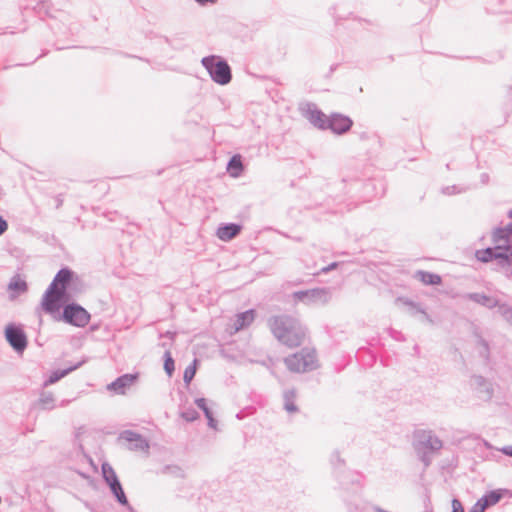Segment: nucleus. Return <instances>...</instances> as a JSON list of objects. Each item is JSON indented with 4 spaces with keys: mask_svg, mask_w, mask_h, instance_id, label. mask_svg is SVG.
<instances>
[{
    "mask_svg": "<svg viewBox=\"0 0 512 512\" xmlns=\"http://www.w3.org/2000/svg\"><path fill=\"white\" fill-rule=\"evenodd\" d=\"M330 464L333 469V475L339 484L340 489H349V483L342 478L345 476L349 478L350 483L356 485L357 488H362L364 485V476L354 470L346 469L345 460L341 458L338 451L331 454Z\"/></svg>",
    "mask_w": 512,
    "mask_h": 512,
    "instance_id": "5",
    "label": "nucleus"
},
{
    "mask_svg": "<svg viewBox=\"0 0 512 512\" xmlns=\"http://www.w3.org/2000/svg\"><path fill=\"white\" fill-rule=\"evenodd\" d=\"M416 277L425 285H439L441 283V277L430 272L419 271Z\"/></svg>",
    "mask_w": 512,
    "mask_h": 512,
    "instance_id": "22",
    "label": "nucleus"
},
{
    "mask_svg": "<svg viewBox=\"0 0 512 512\" xmlns=\"http://www.w3.org/2000/svg\"><path fill=\"white\" fill-rule=\"evenodd\" d=\"M136 379L137 374H123L108 384L107 389L118 395L125 394L126 389L129 388Z\"/></svg>",
    "mask_w": 512,
    "mask_h": 512,
    "instance_id": "12",
    "label": "nucleus"
},
{
    "mask_svg": "<svg viewBox=\"0 0 512 512\" xmlns=\"http://www.w3.org/2000/svg\"><path fill=\"white\" fill-rule=\"evenodd\" d=\"M159 336H160V338H162V337H167V338H169V340H170L171 342H173V341H174V338H175V336H176V332L167 331V332H165L164 334H163V333H160V335H159Z\"/></svg>",
    "mask_w": 512,
    "mask_h": 512,
    "instance_id": "36",
    "label": "nucleus"
},
{
    "mask_svg": "<svg viewBox=\"0 0 512 512\" xmlns=\"http://www.w3.org/2000/svg\"><path fill=\"white\" fill-rule=\"evenodd\" d=\"M470 385L482 400L488 401L492 398L494 389L492 383L481 375H473Z\"/></svg>",
    "mask_w": 512,
    "mask_h": 512,
    "instance_id": "9",
    "label": "nucleus"
},
{
    "mask_svg": "<svg viewBox=\"0 0 512 512\" xmlns=\"http://www.w3.org/2000/svg\"><path fill=\"white\" fill-rule=\"evenodd\" d=\"M389 334L396 341H404L405 340L404 335L402 334L401 331H397V330H394V329H389Z\"/></svg>",
    "mask_w": 512,
    "mask_h": 512,
    "instance_id": "32",
    "label": "nucleus"
},
{
    "mask_svg": "<svg viewBox=\"0 0 512 512\" xmlns=\"http://www.w3.org/2000/svg\"><path fill=\"white\" fill-rule=\"evenodd\" d=\"M54 397L50 392H43L39 398V404L44 410H51L54 408Z\"/></svg>",
    "mask_w": 512,
    "mask_h": 512,
    "instance_id": "24",
    "label": "nucleus"
},
{
    "mask_svg": "<svg viewBox=\"0 0 512 512\" xmlns=\"http://www.w3.org/2000/svg\"><path fill=\"white\" fill-rule=\"evenodd\" d=\"M255 317H256V315H255L254 311H247V312L243 313L242 320H251Z\"/></svg>",
    "mask_w": 512,
    "mask_h": 512,
    "instance_id": "38",
    "label": "nucleus"
},
{
    "mask_svg": "<svg viewBox=\"0 0 512 512\" xmlns=\"http://www.w3.org/2000/svg\"><path fill=\"white\" fill-rule=\"evenodd\" d=\"M504 243H505L504 240H500V242L499 243H495V245L504 244Z\"/></svg>",
    "mask_w": 512,
    "mask_h": 512,
    "instance_id": "48",
    "label": "nucleus"
},
{
    "mask_svg": "<svg viewBox=\"0 0 512 512\" xmlns=\"http://www.w3.org/2000/svg\"><path fill=\"white\" fill-rule=\"evenodd\" d=\"M251 322H234L233 324H228L226 331L230 336L234 335L240 330H243L249 326Z\"/></svg>",
    "mask_w": 512,
    "mask_h": 512,
    "instance_id": "26",
    "label": "nucleus"
},
{
    "mask_svg": "<svg viewBox=\"0 0 512 512\" xmlns=\"http://www.w3.org/2000/svg\"><path fill=\"white\" fill-rule=\"evenodd\" d=\"M483 444H484V446L487 449H492L493 448V446L487 440H483Z\"/></svg>",
    "mask_w": 512,
    "mask_h": 512,
    "instance_id": "46",
    "label": "nucleus"
},
{
    "mask_svg": "<svg viewBox=\"0 0 512 512\" xmlns=\"http://www.w3.org/2000/svg\"><path fill=\"white\" fill-rule=\"evenodd\" d=\"M342 479H343L344 481L348 482V483H349V486H350V488H349V489H344L345 491L357 492V491H359V490L361 489V488H357V487H356V485H353V486H352V484L350 483L349 478H347V477H345V476H344Z\"/></svg>",
    "mask_w": 512,
    "mask_h": 512,
    "instance_id": "39",
    "label": "nucleus"
},
{
    "mask_svg": "<svg viewBox=\"0 0 512 512\" xmlns=\"http://www.w3.org/2000/svg\"><path fill=\"white\" fill-rule=\"evenodd\" d=\"M287 368L292 372H308L318 367L317 355L315 349L303 348L287 358H285Z\"/></svg>",
    "mask_w": 512,
    "mask_h": 512,
    "instance_id": "6",
    "label": "nucleus"
},
{
    "mask_svg": "<svg viewBox=\"0 0 512 512\" xmlns=\"http://www.w3.org/2000/svg\"><path fill=\"white\" fill-rule=\"evenodd\" d=\"M195 364H196V360H194L193 364L189 365L185 371H184V375H183V380L184 382L188 385L190 384V382L193 380V378L195 377V374H196V367H195Z\"/></svg>",
    "mask_w": 512,
    "mask_h": 512,
    "instance_id": "29",
    "label": "nucleus"
},
{
    "mask_svg": "<svg viewBox=\"0 0 512 512\" xmlns=\"http://www.w3.org/2000/svg\"><path fill=\"white\" fill-rule=\"evenodd\" d=\"M8 229V223L0 216V235Z\"/></svg>",
    "mask_w": 512,
    "mask_h": 512,
    "instance_id": "35",
    "label": "nucleus"
},
{
    "mask_svg": "<svg viewBox=\"0 0 512 512\" xmlns=\"http://www.w3.org/2000/svg\"><path fill=\"white\" fill-rule=\"evenodd\" d=\"M120 439L130 443L129 449L132 451H146L149 449V443L141 434L132 430H124L120 433Z\"/></svg>",
    "mask_w": 512,
    "mask_h": 512,
    "instance_id": "10",
    "label": "nucleus"
},
{
    "mask_svg": "<svg viewBox=\"0 0 512 512\" xmlns=\"http://www.w3.org/2000/svg\"><path fill=\"white\" fill-rule=\"evenodd\" d=\"M452 512H464L462 503L456 498L452 500Z\"/></svg>",
    "mask_w": 512,
    "mask_h": 512,
    "instance_id": "33",
    "label": "nucleus"
},
{
    "mask_svg": "<svg viewBox=\"0 0 512 512\" xmlns=\"http://www.w3.org/2000/svg\"><path fill=\"white\" fill-rule=\"evenodd\" d=\"M511 236L512 229L508 227L496 230L493 234L494 243H499L500 240H504L505 243L495 245L492 248L479 250L476 252V257L482 262H488L497 258L507 259L510 253Z\"/></svg>",
    "mask_w": 512,
    "mask_h": 512,
    "instance_id": "4",
    "label": "nucleus"
},
{
    "mask_svg": "<svg viewBox=\"0 0 512 512\" xmlns=\"http://www.w3.org/2000/svg\"><path fill=\"white\" fill-rule=\"evenodd\" d=\"M64 320H88L90 315L78 304H70L64 308Z\"/></svg>",
    "mask_w": 512,
    "mask_h": 512,
    "instance_id": "13",
    "label": "nucleus"
},
{
    "mask_svg": "<svg viewBox=\"0 0 512 512\" xmlns=\"http://www.w3.org/2000/svg\"><path fill=\"white\" fill-rule=\"evenodd\" d=\"M295 301L303 302L304 304L311 305L320 301H324L326 293L321 289H312L307 291L295 292L293 294Z\"/></svg>",
    "mask_w": 512,
    "mask_h": 512,
    "instance_id": "11",
    "label": "nucleus"
},
{
    "mask_svg": "<svg viewBox=\"0 0 512 512\" xmlns=\"http://www.w3.org/2000/svg\"><path fill=\"white\" fill-rule=\"evenodd\" d=\"M86 361H87V359L85 358V359L79 361L78 363L74 364L73 366H70L66 369L53 371L50 374V376L44 381V384H43L44 387H47L49 385H52V384L58 382L60 379H62L66 375H68L70 372L81 367L84 363H86Z\"/></svg>",
    "mask_w": 512,
    "mask_h": 512,
    "instance_id": "16",
    "label": "nucleus"
},
{
    "mask_svg": "<svg viewBox=\"0 0 512 512\" xmlns=\"http://www.w3.org/2000/svg\"><path fill=\"white\" fill-rule=\"evenodd\" d=\"M352 121L343 115H333L328 121V127L336 133H344L350 129Z\"/></svg>",
    "mask_w": 512,
    "mask_h": 512,
    "instance_id": "14",
    "label": "nucleus"
},
{
    "mask_svg": "<svg viewBox=\"0 0 512 512\" xmlns=\"http://www.w3.org/2000/svg\"><path fill=\"white\" fill-rule=\"evenodd\" d=\"M306 118L316 127L320 129L328 128L329 119L321 111L317 109H308Z\"/></svg>",
    "mask_w": 512,
    "mask_h": 512,
    "instance_id": "19",
    "label": "nucleus"
},
{
    "mask_svg": "<svg viewBox=\"0 0 512 512\" xmlns=\"http://www.w3.org/2000/svg\"><path fill=\"white\" fill-rule=\"evenodd\" d=\"M28 290L27 282L20 276H15L8 284V293L11 299L24 294Z\"/></svg>",
    "mask_w": 512,
    "mask_h": 512,
    "instance_id": "15",
    "label": "nucleus"
},
{
    "mask_svg": "<svg viewBox=\"0 0 512 512\" xmlns=\"http://www.w3.org/2000/svg\"><path fill=\"white\" fill-rule=\"evenodd\" d=\"M100 327V323H94L89 327L90 332L96 331Z\"/></svg>",
    "mask_w": 512,
    "mask_h": 512,
    "instance_id": "44",
    "label": "nucleus"
},
{
    "mask_svg": "<svg viewBox=\"0 0 512 512\" xmlns=\"http://www.w3.org/2000/svg\"><path fill=\"white\" fill-rule=\"evenodd\" d=\"M195 404L197 405V407L199 409H201L202 411L207 408V402H206V399L205 398H196L195 399Z\"/></svg>",
    "mask_w": 512,
    "mask_h": 512,
    "instance_id": "34",
    "label": "nucleus"
},
{
    "mask_svg": "<svg viewBox=\"0 0 512 512\" xmlns=\"http://www.w3.org/2000/svg\"><path fill=\"white\" fill-rule=\"evenodd\" d=\"M172 345V342L170 341L169 343L164 341V342H161L159 343V346L165 348L166 350H169L170 346Z\"/></svg>",
    "mask_w": 512,
    "mask_h": 512,
    "instance_id": "43",
    "label": "nucleus"
},
{
    "mask_svg": "<svg viewBox=\"0 0 512 512\" xmlns=\"http://www.w3.org/2000/svg\"><path fill=\"white\" fill-rule=\"evenodd\" d=\"M180 415L187 422H193L199 418V413L191 407L183 410Z\"/></svg>",
    "mask_w": 512,
    "mask_h": 512,
    "instance_id": "28",
    "label": "nucleus"
},
{
    "mask_svg": "<svg viewBox=\"0 0 512 512\" xmlns=\"http://www.w3.org/2000/svg\"><path fill=\"white\" fill-rule=\"evenodd\" d=\"M207 421H208V426H209L210 428L216 429V427H217V421H216V419L214 418V416H213V417H211V418H209V419H207Z\"/></svg>",
    "mask_w": 512,
    "mask_h": 512,
    "instance_id": "40",
    "label": "nucleus"
},
{
    "mask_svg": "<svg viewBox=\"0 0 512 512\" xmlns=\"http://www.w3.org/2000/svg\"><path fill=\"white\" fill-rule=\"evenodd\" d=\"M508 489H496L485 493L479 500L485 504V508L496 505L505 495L509 494Z\"/></svg>",
    "mask_w": 512,
    "mask_h": 512,
    "instance_id": "18",
    "label": "nucleus"
},
{
    "mask_svg": "<svg viewBox=\"0 0 512 512\" xmlns=\"http://www.w3.org/2000/svg\"><path fill=\"white\" fill-rule=\"evenodd\" d=\"M283 399H284V409L288 413H296L298 412V406L295 403L296 399V392L294 389H289L284 391L283 393Z\"/></svg>",
    "mask_w": 512,
    "mask_h": 512,
    "instance_id": "21",
    "label": "nucleus"
},
{
    "mask_svg": "<svg viewBox=\"0 0 512 512\" xmlns=\"http://www.w3.org/2000/svg\"><path fill=\"white\" fill-rule=\"evenodd\" d=\"M414 449L425 467L432 462L431 453L438 452L443 447V442L431 430H417L414 433Z\"/></svg>",
    "mask_w": 512,
    "mask_h": 512,
    "instance_id": "3",
    "label": "nucleus"
},
{
    "mask_svg": "<svg viewBox=\"0 0 512 512\" xmlns=\"http://www.w3.org/2000/svg\"><path fill=\"white\" fill-rule=\"evenodd\" d=\"M68 323L73 326H76V327L84 328L86 326V324H88L89 322H68Z\"/></svg>",
    "mask_w": 512,
    "mask_h": 512,
    "instance_id": "42",
    "label": "nucleus"
},
{
    "mask_svg": "<svg viewBox=\"0 0 512 512\" xmlns=\"http://www.w3.org/2000/svg\"><path fill=\"white\" fill-rule=\"evenodd\" d=\"M202 64L216 83L226 85L231 81V69L227 62L216 56H209L203 58Z\"/></svg>",
    "mask_w": 512,
    "mask_h": 512,
    "instance_id": "7",
    "label": "nucleus"
},
{
    "mask_svg": "<svg viewBox=\"0 0 512 512\" xmlns=\"http://www.w3.org/2000/svg\"><path fill=\"white\" fill-rule=\"evenodd\" d=\"M241 231V226L237 224H228L218 228L217 236L222 241H229L237 236Z\"/></svg>",
    "mask_w": 512,
    "mask_h": 512,
    "instance_id": "20",
    "label": "nucleus"
},
{
    "mask_svg": "<svg viewBox=\"0 0 512 512\" xmlns=\"http://www.w3.org/2000/svg\"><path fill=\"white\" fill-rule=\"evenodd\" d=\"M164 370L168 376H171L175 370V363L170 350H166L164 353Z\"/></svg>",
    "mask_w": 512,
    "mask_h": 512,
    "instance_id": "25",
    "label": "nucleus"
},
{
    "mask_svg": "<svg viewBox=\"0 0 512 512\" xmlns=\"http://www.w3.org/2000/svg\"><path fill=\"white\" fill-rule=\"evenodd\" d=\"M129 512H136L134 508L128 503V505H124Z\"/></svg>",
    "mask_w": 512,
    "mask_h": 512,
    "instance_id": "47",
    "label": "nucleus"
},
{
    "mask_svg": "<svg viewBox=\"0 0 512 512\" xmlns=\"http://www.w3.org/2000/svg\"><path fill=\"white\" fill-rule=\"evenodd\" d=\"M485 504H482V502L478 499L476 503L471 507L469 512H485Z\"/></svg>",
    "mask_w": 512,
    "mask_h": 512,
    "instance_id": "31",
    "label": "nucleus"
},
{
    "mask_svg": "<svg viewBox=\"0 0 512 512\" xmlns=\"http://www.w3.org/2000/svg\"><path fill=\"white\" fill-rule=\"evenodd\" d=\"M72 274L67 269L60 270L43 294L41 308L47 313L57 312L63 302Z\"/></svg>",
    "mask_w": 512,
    "mask_h": 512,
    "instance_id": "1",
    "label": "nucleus"
},
{
    "mask_svg": "<svg viewBox=\"0 0 512 512\" xmlns=\"http://www.w3.org/2000/svg\"><path fill=\"white\" fill-rule=\"evenodd\" d=\"M5 339L13 350L18 354H23L28 345V339L24 329L14 322L9 323L4 330Z\"/></svg>",
    "mask_w": 512,
    "mask_h": 512,
    "instance_id": "8",
    "label": "nucleus"
},
{
    "mask_svg": "<svg viewBox=\"0 0 512 512\" xmlns=\"http://www.w3.org/2000/svg\"><path fill=\"white\" fill-rule=\"evenodd\" d=\"M227 170L232 177H238L241 174L243 165L239 155H235L231 158Z\"/></svg>",
    "mask_w": 512,
    "mask_h": 512,
    "instance_id": "23",
    "label": "nucleus"
},
{
    "mask_svg": "<svg viewBox=\"0 0 512 512\" xmlns=\"http://www.w3.org/2000/svg\"><path fill=\"white\" fill-rule=\"evenodd\" d=\"M478 342L481 346V348L479 350L480 356L483 357L486 361H488L489 360V345H488L487 341H485L482 338H479Z\"/></svg>",
    "mask_w": 512,
    "mask_h": 512,
    "instance_id": "30",
    "label": "nucleus"
},
{
    "mask_svg": "<svg viewBox=\"0 0 512 512\" xmlns=\"http://www.w3.org/2000/svg\"><path fill=\"white\" fill-rule=\"evenodd\" d=\"M270 329L275 338L289 348L300 346L306 337V328L301 322H272Z\"/></svg>",
    "mask_w": 512,
    "mask_h": 512,
    "instance_id": "2",
    "label": "nucleus"
},
{
    "mask_svg": "<svg viewBox=\"0 0 512 512\" xmlns=\"http://www.w3.org/2000/svg\"><path fill=\"white\" fill-rule=\"evenodd\" d=\"M199 4L204 5L206 3H215L217 0H196Z\"/></svg>",
    "mask_w": 512,
    "mask_h": 512,
    "instance_id": "45",
    "label": "nucleus"
},
{
    "mask_svg": "<svg viewBox=\"0 0 512 512\" xmlns=\"http://www.w3.org/2000/svg\"><path fill=\"white\" fill-rule=\"evenodd\" d=\"M203 413H204L206 419L213 417V412L211 411V409L209 407L205 408L203 410Z\"/></svg>",
    "mask_w": 512,
    "mask_h": 512,
    "instance_id": "41",
    "label": "nucleus"
},
{
    "mask_svg": "<svg viewBox=\"0 0 512 512\" xmlns=\"http://www.w3.org/2000/svg\"><path fill=\"white\" fill-rule=\"evenodd\" d=\"M106 484L109 486L111 493L120 505H128L127 496L118 477L108 480Z\"/></svg>",
    "mask_w": 512,
    "mask_h": 512,
    "instance_id": "17",
    "label": "nucleus"
},
{
    "mask_svg": "<svg viewBox=\"0 0 512 512\" xmlns=\"http://www.w3.org/2000/svg\"><path fill=\"white\" fill-rule=\"evenodd\" d=\"M101 470H102V477L106 483L108 482V480L118 477L116 475L114 469L108 463H103Z\"/></svg>",
    "mask_w": 512,
    "mask_h": 512,
    "instance_id": "27",
    "label": "nucleus"
},
{
    "mask_svg": "<svg viewBox=\"0 0 512 512\" xmlns=\"http://www.w3.org/2000/svg\"><path fill=\"white\" fill-rule=\"evenodd\" d=\"M504 455L512 457V446H504L499 449Z\"/></svg>",
    "mask_w": 512,
    "mask_h": 512,
    "instance_id": "37",
    "label": "nucleus"
}]
</instances>
